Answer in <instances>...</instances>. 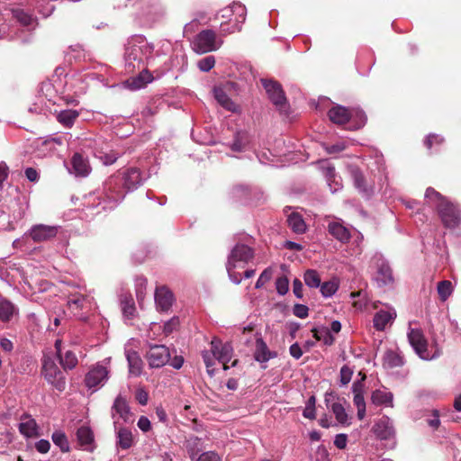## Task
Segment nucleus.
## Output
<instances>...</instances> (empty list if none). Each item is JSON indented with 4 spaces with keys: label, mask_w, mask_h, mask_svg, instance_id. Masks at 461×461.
Listing matches in <instances>:
<instances>
[{
    "label": "nucleus",
    "mask_w": 461,
    "mask_h": 461,
    "mask_svg": "<svg viewBox=\"0 0 461 461\" xmlns=\"http://www.w3.org/2000/svg\"><path fill=\"white\" fill-rule=\"evenodd\" d=\"M123 187L127 191H133L137 189L143 183V178L140 169L136 167H131L127 169L123 175Z\"/></svg>",
    "instance_id": "20"
},
{
    "label": "nucleus",
    "mask_w": 461,
    "mask_h": 461,
    "mask_svg": "<svg viewBox=\"0 0 461 461\" xmlns=\"http://www.w3.org/2000/svg\"><path fill=\"white\" fill-rule=\"evenodd\" d=\"M350 112L353 113V117L356 120L355 129H360L366 124V116L365 113L358 109H351Z\"/></svg>",
    "instance_id": "52"
},
{
    "label": "nucleus",
    "mask_w": 461,
    "mask_h": 461,
    "mask_svg": "<svg viewBox=\"0 0 461 461\" xmlns=\"http://www.w3.org/2000/svg\"><path fill=\"white\" fill-rule=\"evenodd\" d=\"M312 331L313 332V337L317 340H322L325 345H332L335 340L333 335L330 333V330L327 328H314Z\"/></svg>",
    "instance_id": "39"
},
{
    "label": "nucleus",
    "mask_w": 461,
    "mask_h": 461,
    "mask_svg": "<svg viewBox=\"0 0 461 461\" xmlns=\"http://www.w3.org/2000/svg\"><path fill=\"white\" fill-rule=\"evenodd\" d=\"M373 431L380 439H390L395 433L393 421L386 416L382 417L374 425Z\"/></svg>",
    "instance_id": "18"
},
{
    "label": "nucleus",
    "mask_w": 461,
    "mask_h": 461,
    "mask_svg": "<svg viewBox=\"0 0 461 461\" xmlns=\"http://www.w3.org/2000/svg\"><path fill=\"white\" fill-rule=\"evenodd\" d=\"M117 444L122 449H129L133 443L131 432L126 428H120L117 432Z\"/></svg>",
    "instance_id": "34"
},
{
    "label": "nucleus",
    "mask_w": 461,
    "mask_h": 461,
    "mask_svg": "<svg viewBox=\"0 0 461 461\" xmlns=\"http://www.w3.org/2000/svg\"><path fill=\"white\" fill-rule=\"evenodd\" d=\"M211 351L216 359L223 364V369H229L227 363L230 361L233 353V348L230 343H222L218 339H213L211 342Z\"/></svg>",
    "instance_id": "10"
},
{
    "label": "nucleus",
    "mask_w": 461,
    "mask_h": 461,
    "mask_svg": "<svg viewBox=\"0 0 461 461\" xmlns=\"http://www.w3.org/2000/svg\"><path fill=\"white\" fill-rule=\"evenodd\" d=\"M323 173L327 179L328 185H330V187H331V180H335V178L337 177L335 167L333 166L329 165L323 167Z\"/></svg>",
    "instance_id": "62"
},
{
    "label": "nucleus",
    "mask_w": 461,
    "mask_h": 461,
    "mask_svg": "<svg viewBox=\"0 0 461 461\" xmlns=\"http://www.w3.org/2000/svg\"><path fill=\"white\" fill-rule=\"evenodd\" d=\"M221 44V41H216L214 32L211 30H204L195 36L191 42L193 50L197 54H204L217 50Z\"/></svg>",
    "instance_id": "3"
},
{
    "label": "nucleus",
    "mask_w": 461,
    "mask_h": 461,
    "mask_svg": "<svg viewBox=\"0 0 461 461\" xmlns=\"http://www.w3.org/2000/svg\"><path fill=\"white\" fill-rule=\"evenodd\" d=\"M18 313V308L11 301L0 297V320L3 322L10 321Z\"/></svg>",
    "instance_id": "28"
},
{
    "label": "nucleus",
    "mask_w": 461,
    "mask_h": 461,
    "mask_svg": "<svg viewBox=\"0 0 461 461\" xmlns=\"http://www.w3.org/2000/svg\"><path fill=\"white\" fill-rule=\"evenodd\" d=\"M68 304L69 309L77 314L80 311L91 308L92 299L86 295L76 294L68 299Z\"/></svg>",
    "instance_id": "27"
},
{
    "label": "nucleus",
    "mask_w": 461,
    "mask_h": 461,
    "mask_svg": "<svg viewBox=\"0 0 461 461\" xmlns=\"http://www.w3.org/2000/svg\"><path fill=\"white\" fill-rule=\"evenodd\" d=\"M152 80L153 76L147 69H143L139 75L124 80L122 86L131 91H137L144 88Z\"/></svg>",
    "instance_id": "16"
},
{
    "label": "nucleus",
    "mask_w": 461,
    "mask_h": 461,
    "mask_svg": "<svg viewBox=\"0 0 461 461\" xmlns=\"http://www.w3.org/2000/svg\"><path fill=\"white\" fill-rule=\"evenodd\" d=\"M78 114V112L75 110H65L59 113L58 120L63 125L70 127L77 118Z\"/></svg>",
    "instance_id": "42"
},
{
    "label": "nucleus",
    "mask_w": 461,
    "mask_h": 461,
    "mask_svg": "<svg viewBox=\"0 0 461 461\" xmlns=\"http://www.w3.org/2000/svg\"><path fill=\"white\" fill-rule=\"evenodd\" d=\"M393 393L383 390H375L373 392L371 401L375 405L393 406Z\"/></svg>",
    "instance_id": "33"
},
{
    "label": "nucleus",
    "mask_w": 461,
    "mask_h": 461,
    "mask_svg": "<svg viewBox=\"0 0 461 461\" xmlns=\"http://www.w3.org/2000/svg\"><path fill=\"white\" fill-rule=\"evenodd\" d=\"M214 97L218 103L229 111L235 110V104L221 88H214Z\"/></svg>",
    "instance_id": "38"
},
{
    "label": "nucleus",
    "mask_w": 461,
    "mask_h": 461,
    "mask_svg": "<svg viewBox=\"0 0 461 461\" xmlns=\"http://www.w3.org/2000/svg\"><path fill=\"white\" fill-rule=\"evenodd\" d=\"M111 415L113 419L114 427L122 420L125 423L133 422V413L131 411V407L124 396L119 394L113 403L111 408Z\"/></svg>",
    "instance_id": "5"
},
{
    "label": "nucleus",
    "mask_w": 461,
    "mask_h": 461,
    "mask_svg": "<svg viewBox=\"0 0 461 461\" xmlns=\"http://www.w3.org/2000/svg\"><path fill=\"white\" fill-rule=\"evenodd\" d=\"M58 226L37 224L31 228L30 237L35 242H42L54 238L58 233Z\"/></svg>",
    "instance_id": "14"
},
{
    "label": "nucleus",
    "mask_w": 461,
    "mask_h": 461,
    "mask_svg": "<svg viewBox=\"0 0 461 461\" xmlns=\"http://www.w3.org/2000/svg\"><path fill=\"white\" fill-rule=\"evenodd\" d=\"M363 384L355 382L352 384V392L354 393L353 402L357 409V418L363 420L366 415V402L363 395Z\"/></svg>",
    "instance_id": "24"
},
{
    "label": "nucleus",
    "mask_w": 461,
    "mask_h": 461,
    "mask_svg": "<svg viewBox=\"0 0 461 461\" xmlns=\"http://www.w3.org/2000/svg\"><path fill=\"white\" fill-rule=\"evenodd\" d=\"M308 307L304 304L296 303L294 306L293 312L296 317L305 318L308 316Z\"/></svg>",
    "instance_id": "60"
},
{
    "label": "nucleus",
    "mask_w": 461,
    "mask_h": 461,
    "mask_svg": "<svg viewBox=\"0 0 461 461\" xmlns=\"http://www.w3.org/2000/svg\"><path fill=\"white\" fill-rule=\"evenodd\" d=\"M383 365L387 368H394L403 365V358L400 353L393 350H387L383 357Z\"/></svg>",
    "instance_id": "31"
},
{
    "label": "nucleus",
    "mask_w": 461,
    "mask_h": 461,
    "mask_svg": "<svg viewBox=\"0 0 461 461\" xmlns=\"http://www.w3.org/2000/svg\"><path fill=\"white\" fill-rule=\"evenodd\" d=\"M331 411L335 415L336 420L338 422L341 424H347L349 425V418L348 413L346 412L345 408L343 405L339 402H335L331 405Z\"/></svg>",
    "instance_id": "41"
},
{
    "label": "nucleus",
    "mask_w": 461,
    "mask_h": 461,
    "mask_svg": "<svg viewBox=\"0 0 461 461\" xmlns=\"http://www.w3.org/2000/svg\"><path fill=\"white\" fill-rule=\"evenodd\" d=\"M215 59H199L197 67L201 71L207 72L214 67Z\"/></svg>",
    "instance_id": "61"
},
{
    "label": "nucleus",
    "mask_w": 461,
    "mask_h": 461,
    "mask_svg": "<svg viewBox=\"0 0 461 461\" xmlns=\"http://www.w3.org/2000/svg\"><path fill=\"white\" fill-rule=\"evenodd\" d=\"M147 280L144 277L136 278V296L139 302L144 298V290L146 289Z\"/></svg>",
    "instance_id": "56"
},
{
    "label": "nucleus",
    "mask_w": 461,
    "mask_h": 461,
    "mask_svg": "<svg viewBox=\"0 0 461 461\" xmlns=\"http://www.w3.org/2000/svg\"><path fill=\"white\" fill-rule=\"evenodd\" d=\"M236 267H238L237 264H230L229 262L226 264V269L230 281L235 285H239L241 282V278L240 274L234 271Z\"/></svg>",
    "instance_id": "55"
},
{
    "label": "nucleus",
    "mask_w": 461,
    "mask_h": 461,
    "mask_svg": "<svg viewBox=\"0 0 461 461\" xmlns=\"http://www.w3.org/2000/svg\"><path fill=\"white\" fill-rule=\"evenodd\" d=\"M275 355L269 351L266 342L262 338H258L256 339V350L254 353V357L258 362H267L271 359Z\"/></svg>",
    "instance_id": "30"
},
{
    "label": "nucleus",
    "mask_w": 461,
    "mask_h": 461,
    "mask_svg": "<svg viewBox=\"0 0 461 461\" xmlns=\"http://www.w3.org/2000/svg\"><path fill=\"white\" fill-rule=\"evenodd\" d=\"M196 461H221V459L216 452L206 451L201 454Z\"/></svg>",
    "instance_id": "58"
},
{
    "label": "nucleus",
    "mask_w": 461,
    "mask_h": 461,
    "mask_svg": "<svg viewBox=\"0 0 461 461\" xmlns=\"http://www.w3.org/2000/svg\"><path fill=\"white\" fill-rule=\"evenodd\" d=\"M355 187L363 194L368 196L373 193V185L366 182L365 176L357 167L350 168Z\"/></svg>",
    "instance_id": "23"
},
{
    "label": "nucleus",
    "mask_w": 461,
    "mask_h": 461,
    "mask_svg": "<svg viewBox=\"0 0 461 461\" xmlns=\"http://www.w3.org/2000/svg\"><path fill=\"white\" fill-rule=\"evenodd\" d=\"M395 318L396 311L393 307H386L385 309H381L374 315V327L376 330L383 331L385 330L387 325L393 324Z\"/></svg>",
    "instance_id": "15"
},
{
    "label": "nucleus",
    "mask_w": 461,
    "mask_h": 461,
    "mask_svg": "<svg viewBox=\"0 0 461 461\" xmlns=\"http://www.w3.org/2000/svg\"><path fill=\"white\" fill-rule=\"evenodd\" d=\"M408 339L411 346L413 348L415 352L422 359H429V354L428 352L427 340L420 329H410L408 332Z\"/></svg>",
    "instance_id": "11"
},
{
    "label": "nucleus",
    "mask_w": 461,
    "mask_h": 461,
    "mask_svg": "<svg viewBox=\"0 0 461 461\" xmlns=\"http://www.w3.org/2000/svg\"><path fill=\"white\" fill-rule=\"evenodd\" d=\"M65 55L69 56L70 58H82L89 55V52L83 47V45L74 44L68 48Z\"/></svg>",
    "instance_id": "48"
},
{
    "label": "nucleus",
    "mask_w": 461,
    "mask_h": 461,
    "mask_svg": "<svg viewBox=\"0 0 461 461\" xmlns=\"http://www.w3.org/2000/svg\"><path fill=\"white\" fill-rule=\"evenodd\" d=\"M261 83L273 104L277 109L283 110L286 105V97L281 84L277 81L265 78L261 79Z\"/></svg>",
    "instance_id": "6"
},
{
    "label": "nucleus",
    "mask_w": 461,
    "mask_h": 461,
    "mask_svg": "<svg viewBox=\"0 0 461 461\" xmlns=\"http://www.w3.org/2000/svg\"><path fill=\"white\" fill-rule=\"evenodd\" d=\"M321 286V293L325 297L333 295L338 290V285L333 282H325Z\"/></svg>",
    "instance_id": "53"
},
{
    "label": "nucleus",
    "mask_w": 461,
    "mask_h": 461,
    "mask_svg": "<svg viewBox=\"0 0 461 461\" xmlns=\"http://www.w3.org/2000/svg\"><path fill=\"white\" fill-rule=\"evenodd\" d=\"M304 283L312 288H317L321 285V278L317 271L309 269L303 276Z\"/></svg>",
    "instance_id": "44"
},
{
    "label": "nucleus",
    "mask_w": 461,
    "mask_h": 461,
    "mask_svg": "<svg viewBox=\"0 0 461 461\" xmlns=\"http://www.w3.org/2000/svg\"><path fill=\"white\" fill-rule=\"evenodd\" d=\"M126 358L128 361L130 375L139 376L141 374L143 367V361L140 355L134 350H127Z\"/></svg>",
    "instance_id": "29"
},
{
    "label": "nucleus",
    "mask_w": 461,
    "mask_h": 461,
    "mask_svg": "<svg viewBox=\"0 0 461 461\" xmlns=\"http://www.w3.org/2000/svg\"><path fill=\"white\" fill-rule=\"evenodd\" d=\"M72 172L77 176H86L91 167L86 158L81 154L75 153L71 158Z\"/></svg>",
    "instance_id": "26"
},
{
    "label": "nucleus",
    "mask_w": 461,
    "mask_h": 461,
    "mask_svg": "<svg viewBox=\"0 0 461 461\" xmlns=\"http://www.w3.org/2000/svg\"><path fill=\"white\" fill-rule=\"evenodd\" d=\"M174 301L173 294L165 286L158 287L155 291V303L159 312H167Z\"/></svg>",
    "instance_id": "19"
},
{
    "label": "nucleus",
    "mask_w": 461,
    "mask_h": 461,
    "mask_svg": "<svg viewBox=\"0 0 461 461\" xmlns=\"http://www.w3.org/2000/svg\"><path fill=\"white\" fill-rule=\"evenodd\" d=\"M276 288L280 295H285L289 290V282L285 276H280L276 281Z\"/></svg>",
    "instance_id": "54"
},
{
    "label": "nucleus",
    "mask_w": 461,
    "mask_h": 461,
    "mask_svg": "<svg viewBox=\"0 0 461 461\" xmlns=\"http://www.w3.org/2000/svg\"><path fill=\"white\" fill-rule=\"evenodd\" d=\"M328 115L330 120L336 124H345L353 117V113L350 110L342 105H336L330 108L328 112Z\"/></svg>",
    "instance_id": "22"
},
{
    "label": "nucleus",
    "mask_w": 461,
    "mask_h": 461,
    "mask_svg": "<svg viewBox=\"0 0 461 461\" xmlns=\"http://www.w3.org/2000/svg\"><path fill=\"white\" fill-rule=\"evenodd\" d=\"M121 303L123 315L128 319H131L136 311L133 299L131 297L125 296L122 300Z\"/></svg>",
    "instance_id": "46"
},
{
    "label": "nucleus",
    "mask_w": 461,
    "mask_h": 461,
    "mask_svg": "<svg viewBox=\"0 0 461 461\" xmlns=\"http://www.w3.org/2000/svg\"><path fill=\"white\" fill-rule=\"evenodd\" d=\"M437 291L442 302H445L453 293L452 283L448 280L441 281L438 284Z\"/></svg>",
    "instance_id": "43"
},
{
    "label": "nucleus",
    "mask_w": 461,
    "mask_h": 461,
    "mask_svg": "<svg viewBox=\"0 0 461 461\" xmlns=\"http://www.w3.org/2000/svg\"><path fill=\"white\" fill-rule=\"evenodd\" d=\"M13 16L23 25L28 26L32 23V16L23 9H13Z\"/></svg>",
    "instance_id": "45"
},
{
    "label": "nucleus",
    "mask_w": 461,
    "mask_h": 461,
    "mask_svg": "<svg viewBox=\"0 0 461 461\" xmlns=\"http://www.w3.org/2000/svg\"><path fill=\"white\" fill-rule=\"evenodd\" d=\"M42 374L47 382L52 384L56 389L60 392L65 389V376L51 358L48 357L43 360Z\"/></svg>",
    "instance_id": "4"
},
{
    "label": "nucleus",
    "mask_w": 461,
    "mask_h": 461,
    "mask_svg": "<svg viewBox=\"0 0 461 461\" xmlns=\"http://www.w3.org/2000/svg\"><path fill=\"white\" fill-rule=\"evenodd\" d=\"M35 448L39 453L46 454L50 448V443L47 439H40L35 443Z\"/></svg>",
    "instance_id": "63"
},
{
    "label": "nucleus",
    "mask_w": 461,
    "mask_h": 461,
    "mask_svg": "<svg viewBox=\"0 0 461 461\" xmlns=\"http://www.w3.org/2000/svg\"><path fill=\"white\" fill-rule=\"evenodd\" d=\"M254 256L253 250L247 245L237 244L228 257L230 264H237L243 267Z\"/></svg>",
    "instance_id": "12"
},
{
    "label": "nucleus",
    "mask_w": 461,
    "mask_h": 461,
    "mask_svg": "<svg viewBox=\"0 0 461 461\" xmlns=\"http://www.w3.org/2000/svg\"><path fill=\"white\" fill-rule=\"evenodd\" d=\"M438 212L443 224L447 228H455L460 222L461 212L452 203L447 201L438 204Z\"/></svg>",
    "instance_id": "7"
},
{
    "label": "nucleus",
    "mask_w": 461,
    "mask_h": 461,
    "mask_svg": "<svg viewBox=\"0 0 461 461\" xmlns=\"http://www.w3.org/2000/svg\"><path fill=\"white\" fill-rule=\"evenodd\" d=\"M146 357L150 367L158 368L168 363L170 352L164 345H151Z\"/></svg>",
    "instance_id": "8"
},
{
    "label": "nucleus",
    "mask_w": 461,
    "mask_h": 461,
    "mask_svg": "<svg viewBox=\"0 0 461 461\" xmlns=\"http://www.w3.org/2000/svg\"><path fill=\"white\" fill-rule=\"evenodd\" d=\"M353 372L352 370L347 366H343L340 369V383L343 385L348 384L352 377Z\"/></svg>",
    "instance_id": "57"
},
{
    "label": "nucleus",
    "mask_w": 461,
    "mask_h": 461,
    "mask_svg": "<svg viewBox=\"0 0 461 461\" xmlns=\"http://www.w3.org/2000/svg\"><path fill=\"white\" fill-rule=\"evenodd\" d=\"M178 324H179L178 319L177 318H172L171 320H169L168 321H167L164 324V329H163L164 333L166 335L170 334L171 332H173V330H175L176 329Z\"/></svg>",
    "instance_id": "64"
},
{
    "label": "nucleus",
    "mask_w": 461,
    "mask_h": 461,
    "mask_svg": "<svg viewBox=\"0 0 461 461\" xmlns=\"http://www.w3.org/2000/svg\"><path fill=\"white\" fill-rule=\"evenodd\" d=\"M328 231L341 243H348L351 238L349 230L339 221L329 222Z\"/></svg>",
    "instance_id": "25"
},
{
    "label": "nucleus",
    "mask_w": 461,
    "mask_h": 461,
    "mask_svg": "<svg viewBox=\"0 0 461 461\" xmlns=\"http://www.w3.org/2000/svg\"><path fill=\"white\" fill-rule=\"evenodd\" d=\"M185 447L190 458L193 460L194 456L202 450L203 441L196 436H190L185 441Z\"/></svg>",
    "instance_id": "35"
},
{
    "label": "nucleus",
    "mask_w": 461,
    "mask_h": 461,
    "mask_svg": "<svg viewBox=\"0 0 461 461\" xmlns=\"http://www.w3.org/2000/svg\"><path fill=\"white\" fill-rule=\"evenodd\" d=\"M97 158L103 162L105 166L113 165L119 158V154L114 151H110L108 153L100 152L97 155Z\"/></svg>",
    "instance_id": "51"
},
{
    "label": "nucleus",
    "mask_w": 461,
    "mask_h": 461,
    "mask_svg": "<svg viewBox=\"0 0 461 461\" xmlns=\"http://www.w3.org/2000/svg\"><path fill=\"white\" fill-rule=\"evenodd\" d=\"M202 357H203V362L205 364L208 375L210 376H213L214 375L213 366L215 364L214 358H216V357H213L212 351L210 352L207 350H204L202 352Z\"/></svg>",
    "instance_id": "49"
},
{
    "label": "nucleus",
    "mask_w": 461,
    "mask_h": 461,
    "mask_svg": "<svg viewBox=\"0 0 461 461\" xmlns=\"http://www.w3.org/2000/svg\"><path fill=\"white\" fill-rule=\"evenodd\" d=\"M104 199L109 204L110 208L114 207L119 202L122 201L125 194L120 187V183L117 177L111 176L104 184Z\"/></svg>",
    "instance_id": "9"
},
{
    "label": "nucleus",
    "mask_w": 461,
    "mask_h": 461,
    "mask_svg": "<svg viewBox=\"0 0 461 461\" xmlns=\"http://www.w3.org/2000/svg\"><path fill=\"white\" fill-rule=\"evenodd\" d=\"M154 52V45L149 42L145 36L132 35L125 46V58H149Z\"/></svg>",
    "instance_id": "1"
},
{
    "label": "nucleus",
    "mask_w": 461,
    "mask_h": 461,
    "mask_svg": "<svg viewBox=\"0 0 461 461\" xmlns=\"http://www.w3.org/2000/svg\"><path fill=\"white\" fill-rule=\"evenodd\" d=\"M108 379V370L102 366H96L86 375L85 384L89 389L103 386Z\"/></svg>",
    "instance_id": "13"
},
{
    "label": "nucleus",
    "mask_w": 461,
    "mask_h": 461,
    "mask_svg": "<svg viewBox=\"0 0 461 461\" xmlns=\"http://www.w3.org/2000/svg\"><path fill=\"white\" fill-rule=\"evenodd\" d=\"M19 432L25 438H37L40 436L39 426L36 420L28 413H23L20 418Z\"/></svg>",
    "instance_id": "17"
},
{
    "label": "nucleus",
    "mask_w": 461,
    "mask_h": 461,
    "mask_svg": "<svg viewBox=\"0 0 461 461\" xmlns=\"http://www.w3.org/2000/svg\"><path fill=\"white\" fill-rule=\"evenodd\" d=\"M425 199L429 203H433L437 207L438 203L447 202V199L432 187L427 188L425 192Z\"/></svg>",
    "instance_id": "47"
},
{
    "label": "nucleus",
    "mask_w": 461,
    "mask_h": 461,
    "mask_svg": "<svg viewBox=\"0 0 461 461\" xmlns=\"http://www.w3.org/2000/svg\"><path fill=\"white\" fill-rule=\"evenodd\" d=\"M287 223L291 230L295 233L302 234L306 230V224L303 217L297 212H292L288 215Z\"/></svg>",
    "instance_id": "32"
},
{
    "label": "nucleus",
    "mask_w": 461,
    "mask_h": 461,
    "mask_svg": "<svg viewBox=\"0 0 461 461\" xmlns=\"http://www.w3.org/2000/svg\"><path fill=\"white\" fill-rule=\"evenodd\" d=\"M77 438L78 442L82 446L90 445L94 440V435L92 430L86 426H82L77 429Z\"/></svg>",
    "instance_id": "40"
},
{
    "label": "nucleus",
    "mask_w": 461,
    "mask_h": 461,
    "mask_svg": "<svg viewBox=\"0 0 461 461\" xmlns=\"http://www.w3.org/2000/svg\"><path fill=\"white\" fill-rule=\"evenodd\" d=\"M222 17L230 16V13L233 17H230L229 23L221 24V32L225 33H232L240 30V23H244L246 19V7L241 4H233L230 8L222 10Z\"/></svg>",
    "instance_id": "2"
},
{
    "label": "nucleus",
    "mask_w": 461,
    "mask_h": 461,
    "mask_svg": "<svg viewBox=\"0 0 461 461\" xmlns=\"http://www.w3.org/2000/svg\"><path fill=\"white\" fill-rule=\"evenodd\" d=\"M247 143V136L245 132H238L235 136V140L231 145L233 151H242Z\"/></svg>",
    "instance_id": "50"
},
{
    "label": "nucleus",
    "mask_w": 461,
    "mask_h": 461,
    "mask_svg": "<svg viewBox=\"0 0 461 461\" xmlns=\"http://www.w3.org/2000/svg\"><path fill=\"white\" fill-rule=\"evenodd\" d=\"M271 276H272L271 270L265 269L259 276L258 279L257 280L255 287L257 289L261 288L267 282H268L271 279Z\"/></svg>",
    "instance_id": "59"
},
{
    "label": "nucleus",
    "mask_w": 461,
    "mask_h": 461,
    "mask_svg": "<svg viewBox=\"0 0 461 461\" xmlns=\"http://www.w3.org/2000/svg\"><path fill=\"white\" fill-rule=\"evenodd\" d=\"M377 272L375 281L380 286L390 285L393 282V271L386 261L378 258L376 262Z\"/></svg>",
    "instance_id": "21"
},
{
    "label": "nucleus",
    "mask_w": 461,
    "mask_h": 461,
    "mask_svg": "<svg viewBox=\"0 0 461 461\" xmlns=\"http://www.w3.org/2000/svg\"><path fill=\"white\" fill-rule=\"evenodd\" d=\"M58 357L59 359L60 365L65 370H71L77 365V357L76 354L71 350H68L64 354H59Z\"/></svg>",
    "instance_id": "36"
},
{
    "label": "nucleus",
    "mask_w": 461,
    "mask_h": 461,
    "mask_svg": "<svg viewBox=\"0 0 461 461\" xmlns=\"http://www.w3.org/2000/svg\"><path fill=\"white\" fill-rule=\"evenodd\" d=\"M51 439H52L53 443L57 447H59L61 452L66 453V452L69 451V449H70L69 443H68L66 434L63 431H61V430L54 431L51 435Z\"/></svg>",
    "instance_id": "37"
}]
</instances>
